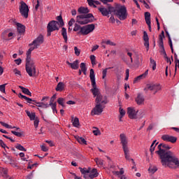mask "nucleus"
I'll return each mask as SVG.
<instances>
[{"label": "nucleus", "instance_id": "obj_35", "mask_svg": "<svg viewBox=\"0 0 179 179\" xmlns=\"http://www.w3.org/2000/svg\"><path fill=\"white\" fill-rule=\"evenodd\" d=\"M19 97H20V99H24V100H26V101L29 103H31V101H33V99H31V98H29L22 94H19Z\"/></svg>", "mask_w": 179, "mask_h": 179}, {"label": "nucleus", "instance_id": "obj_43", "mask_svg": "<svg viewBox=\"0 0 179 179\" xmlns=\"http://www.w3.org/2000/svg\"><path fill=\"white\" fill-rule=\"evenodd\" d=\"M108 69H111V67L106 68L102 71V79H106L107 76V71H108Z\"/></svg>", "mask_w": 179, "mask_h": 179}, {"label": "nucleus", "instance_id": "obj_17", "mask_svg": "<svg viewBox=\"0 0 179 179\" xmlns=\"http://www.w3.org/2000/svg\"><path fill=\"white\" fill-rule=\"evenodd\" d=\"M95 101L96 104H107V96H103L101 94L96 96Z\"/></svg>", "mask_w": 179, "mask_h": 179}, {"label": "nucleus", "instance_id": "obj_16", "mask_svg": "<svg viewBox=\"0 0 179 179\" xmlns=\"http://www.w3.org/2000/svg\"><path fill=\"white\" fill-rule=\"evenodd\" d=\"M98 10L101 13L102 16H107L108 15H110V10L113 9V7L109 6L108 9L106 8L104 6H101L99 7H97Z\"/></svg>", "mask_w": 179, "mask_h": 179}, {"label": "nucleus", "instance_id": "obj_32", "mask_svg": "<svg viewBox=\"0 0 179 179\" xmlns=\"http://www.w3.org/2000/svg\"><path fill=\"white\" fill-rule=\"evenodd\" d=\"M20 89H21L22 93H24V94H27V96H31V92H30V90H29V89L23 87V86H19Z\"/></svg>", "mask_w": 179, "mask_h": 179}, {"label": "nucleus", "instance_id": "obj_18", "mask_svg": "<svg viewBox=\"0 0 179 179\" xmlns=\"http://www.w3.org/2000/svg\"><path fill=\"white\" fill-rule=\"evenodd\" d=\"M163 38H164V31H162L159 36V46L162 50V54L164 52V44L163 43Z\"/></svg>", "mask_w": 179, "mask_h": 179}, {"label": "nucleus", "instance_id": "obj_23", "mask_svg": "<svg viewBox=\"0 0 179 179\" xmlns=\"http://www.w3.org/2000/svg\"><path fill=\"white\" fill-rule=\"evenodd\" d=\"M34 50H36V48H34L33 46H31L30 48L28 50L26 54L27 55L26 62H30L34 61L31 59V52Z\"/></svg>", "mask_w": 179, "mask_h": 179}, {"label": "nucleus", "instance_id": "obj_10", "mask_svg": "<svg viewBox=\"0 0 179 179\" xmlns=\"http://www.w3.org/2000/svg\"><path fill=\"white\" fill-rule=\"evenodd\" d=\"M20 13H21L22 16L25 17V19L29 17V6L26 5L24 1L20 2Z\"/></svg>", "mask_w": 179, "mask_h": 179}, {"label": "nucleus", "instance_id": "obj_36", "mask_svg": "<svg viewBox=\"0 0 179 179\" xmlns=\"http://www.w3.org/2000/svg\"><path fill=\"white\" fill-rule=\"evenodd\" d=\"M150 66L152 68V71H156V61L152 59V57L150 58Z\"/></svg>", "mask_w": 179, "mask_h": 179}, {"label": "nucleus", "instance_id": "obj_8", "mask_svg": "<svg viewBox=\"0 0 179 179\" xmlns=\"http://www.w3.org/2000/svg\"><path fill=\"white\" fill-rule=\"evenodd\" d=\"M93 20H94V17L92 13L78 15L76 17V22L79 24H87V23H92Z\"/></svg>", "mask_w": 179, "mask_h": 179}, {"label": "nucleus", "instance_id": "obj_48", "mask_svg": "<svg viewBox=\"0 0 179 179\" xmlns=\"http://www.w3.org/2000/svg\"><path fill=\"white\" fill-rule=\"evenodd\" d=\"M40 123V120L38 117H36L35 120H34V125L35 128H38V124Z\"/></svg>", "mask_w": 179, "mask_h": 179}, {"label": "nucleus", "instance_id": "obj_34", "mask_svg": "<svg viewBox=\"0 0 179 179\" xmlns=\"http://www.w3.org/2000/svg\"><path fill=\"white\" fill-rule=\"evenodd\" d=\"M94 162H96L98 167H103L104 166V161L99 158H95Z\"/></svg>", "mask_w": 179, "mask_h": 179}, {"label": "nucleus", "instance_id": "obj_20", "mask_svg": "<svg viewBox=\"0 0 179 179\" xmlns=\"http://www.w3.org/2000/svg\"><path fill=\"white\" fill-rule=\"evenodd\" d=\"M145 20L146 24L148 26V29L150 31H152V22H150V13L146 12L145 13Z\"/></svg>", "mask_w": 179, "mask_h": 179}, {"label": "nucleus", "instance_id": "obj_64", "mask_svg": "<svg viewBox=\"0 0 179 179\" xmlns=\"http://www.w3.org/2000/svg\"><path fill=\"white\" fill-rule=\"evenodd\" d=\"M175 63H176V65H175L176 71H177V66L179 68V59L175 60Z\"/></svg>", "mask_w": 179, "mask_h": 179}, {"label": "nucleus", "instance_id": "obj_33", "mask_svg": "<svg viewBox=\"0 0 179 179\" xmlns=\"http://www.w3.org/2000/svg\"><path fill=\"white\" fill-rule=\"evenodd\" d=\"M78 12L80 14L89 13V8L87 7H80L78 10Z\"/></svg>", "mask_w": 179, "mask_h": 179}, {"label": "nucleus", "instance_id": "obj_6", "mask_svg": "<svg viewBox=\"0 0 179 179\" xmlns=\"http://www.w3.org/2000/svg\"><path fill=\"white\" fill-rule=\"evenodd\" d=\"M90 79L91 80L92 89L91 90L92 93L93 94L94 97L99 96L100 94V90H98L97 85H96V75L94 74V70L93 69H90Z\"/></svg>", "mask_w": 179, "mask_h": 179}, {"label": "nucleus", "instance_id": "obj_38", "mask_svg": "<svg viewBox=\"0 0 179 179\" xmlns=\"http://www.w3.org/2000/svg\"><path fill=\"white\" fill-rule=\"evenodd\" d=\"M52 111H53V113L54 114H57L58 113V110H57V102H55L54 103H50V104Z\"/></svg>", "mask_w": 179, "mask_h": 179}, {"label": "nucleus", "instance_id": "obj_42", "mask_svg": "<svg viewBox=\"0 0 179 179\" xmlns=\"http://www.w3.org/2000/svg\"><path fill=\"white\" fill-rule=\"evenodd\" d=\"M149 173H151L152 174H155L157 171V168L156 166H150L148 169Z\"/></svg>", "mask_w": 179, "mask_h": 179}, {"label": "nucleus", "instance_id": "obj_30", "mask_svg": "<svg viewBox=\"0 0 179 179\" xmlns=\"http://www.w3.org/2000/svg\"><path fill=\"white\" fill-rule=\"evenodd\" d=\"M62 36L65 43H68V34L66 33V29H65V27H62Z\"/></svg>", "mask_w": 179, "mask_h": 179}, {"label": "nucleus", "instance_id": "obj_54", "mask_svg": "<svg viewBox=\"0 0 179 179\" xmlns=\"http://www.w3.org/2000/svg\"><path fill=\"white\" fill-rule=\"evenodd\" d=\"M80 68L81 69V71H86L87 69L86 68V64L81 63L80 65Z\"/></svg>", "mask_w": 179, "mask_h": 179}, {"label": "nucleus", "instance_id": "obj_58", "mask_svg": "<svg viewBox=\"0 0 179 179\" xmlns=\"http://www.w3.org/2000/svg\"><path fill=\"white\" fill-rule=\"evenodd\" d=\"M73 23H75V19L71 18L70 21L69 22V27H72L73 26Z\"/></svg>", "mask_w": 179, "mask_h": 179}, {"label": "nucleus", "instance_id": "obj_52", "mask_svg": "<svg viewBox=\"0 0 179 179\" xmlns=\"http://www.w3.org/2000/svg\"><path fill=\"white\" fill-rule=\"evenodd\" d=\"M11 133H13V134L15 135V136H18V138H20L23 135V134H22L21 132L15 131H11Z\"/></svg>", "mask_w": 179, "mask_h": 179}, {"label": "nucleus", "instance_id": "obj_12", "mask_svg": "<svg viewBox=\"0 0 179 179\" xmlns=\"http://www.w3.org/2000/svg\"><path fill=\"white\" fill-rule=\"evenodd\" d=\"M138 110H136L134 107H129L127 108V114L129 118L131 120H136L138 118Z\"/></svg>", "mask_w": 179, "mask_h": 179}, {"label": "nucleus", "instance_id": "obj_57", "mask_svg": "<svg viewBox=\"0 0 179 179\" xmlns=\"http://www.w3.org/2000/svg\"><path fill=\"white\" fill-rule=\"evenodd\" d=\"M51 107V105H50V103H44V102H42V108H48V107Z\"/></svg>", "mask_w": 179, "mask_h": 179}, {"label": "nucleus", "instance_id": "obj_4", "mask_svg": "<svg viewBox=\"0 0 179 179\" xmlns=\"http://www.w3.org/2000/svg\"><path fill=\"white\" fill-rule=\"evenodd\" d=\"M95 28L96 27L94 26V24H87L83 27H80V25L75 24L73 31H79L78 34H83V36H87V34H90V33H92Z\"/></svg>", "mask_w": 179, "mask_h": 179}, {"label": "nucleus", "instance_id": "obj_46", "mask_svg": "<svg viewBox=\"0 0 179 179\" xmlns=\"http://www.w3.org/2000/svg\"><path fill=\"white\" fill-rule=\"evenodd\" d=\"M87 1L88 2V5H90L92 8H97V6L94 4V0H87Z\"/></svg>", "mask_w": 179, "mask_h": 179}, {"label": "nucleus", "instance_id": "obj_47", "mask_svg": "<svg viewBox=\"0 0 179 179\" xmlns=\"http://www.w3.org/2000/svg\"><path fill=\"white\" fill-rule=\"evenodd\" d=\"M8 162L7 163H9V164H11L13 167H15V162H13V159H12L11 157H6Z\"/></svg>", "mask_w": 179, "mask_h": 179}, {"label": "nucleus", "instance_id": "obj_25", "mask_svg": "<svg viewBox=\"0 0 179 179\" xmlns=\"http://www.w3.org/2000/svg\"><path fill=\"white\" fill-rule=\"evenodd\" d=\"M148 75H149V70H146L144 73H143V74L138 76L137 78H136L134 80V83H136V82H138V80H141V79H145V78H146V76H148Z\"/></svg>", "mask_w": 179, "mask_h": 179}, {"label": "nucleus", "instance_id": "obj_15", "mask_svg": "<svg viewBox=\"0 0 179 179\" xmlns=\"http://www.w3.org/2000/svg\"><path fill=\"white\" fill-rule=\"evenodd\" d=\"M162 141L165 142H171V143H176L177 142V137L174 136H170L169 134H164L162 136Z\"/></svg>", "mask_w": 179, "mask_h": 179}, {"label": "nucleus", "instance_id": "obj_22", "mask_svg": "<svg viewBox=\"0 0 179 179\" xmlns=\"http://www.w3.org/2000/svg\"><path fill=\"white\" fill-rule=\"evenodd\" d=\"M67 65L71 66V69H79V60L76 59L73 63L69 62V61L66 62Z\"/></svg>", "mask_w": 179, "mask_h": 179}, {"label": "nucleus", "instance_id": "obj_62", "mask_svg": "<svg viewBox=\"0 0 179 179\" xmlns=\"http://www.w3.org/2000/svg\"><path fill=\"white\" fill-rule=\"evenodd\" d=\"M129 78V69H126V77H125V80H128Z\"/></svg>", "mask_w": 179, "mask_h": 179}, {"label": "nucleus", "instance_id": "obj_55", "mask_svg": "<svg viewBox=\"0 0 179 179\" xmlns=\"http://www.w3.org/2000/svg\"><path fill=\"white\" fill-rule=\"evenodd\" d=\"M6 86V84H3L1 85H0V91L2 92V93H5V87Z\"/></svg>", "mask_w": 179, "mask_h": 179}, {"label": "nucleus", "instance_id": "obj_29", "mask_svg": "<svg viewBox=\"0 0 179 179\" xmlns=\"http://www.w3.org/2000/svg\"><path fill=\"white\" fill-rule=\"evenodd\" d=\"M76 139L78 143H80V145H87V141H86V140L83 137L76 136Z\"/></svg>", "mask_w": 179, "mask_h": 179}, {"label": "nucleus", "instance_id": "obj_14", "mask_svg": "<svg viewBox=\"0 0 179 179\" xmlns=\"http://www.w3.org/2000/svg\"><path fill=\"white\" fill-rule=\"evenodd\" d=\"M148 89L149 90H152L154 92V94H156L157 92H159V90H162V85L159 83H155V84H150L148 85Z\"/></svg>", "mask_w": 179, "mask_h": 179}, {"label": "nucleus", "instance_id": "obj_1", "mask_svg": "<svg viewBox=\"0 0 179 179\" xmlns=\"http://www.w3.org/2000/svg\"><path fill=\"white\" fill-rule=\"evenodd\" d=\"M164 149H171V147L163 143L158 145L159 150L156 151V153L160 157L162 166L169 169H179L178 158L173 152L166 151Z\"/></svg>", "mask_w": 179, "mask_h": 179}, {"label": "nucleus", "instance_id": "obj_37", "mask_svg": "<svg viewBox=\"0 0 179 179\" xmlns=\"http://www.w3.org/2000/svg\"><path fill=\"white\" fill-rule=\"evenodd\" d=\"M92 134L95 135V136H99V135H101V131L97 127H93Z\"/></svg>", "mask_w": 179, "mask_h": 179}, {"label": "nucleus", "instance_id": "obj_5", "mask_svg": "<svg viewBox=\"0 0 179 179\" xmlns=\"http://www.w3.org/2000/svg\"><path fill=\"white\" fill-rule=\"evenodd\" d=\"M81 174L83 175L84 178H96V177H99V172H97V169H90V168H84L82 169L81 167L79 168Z\"/></svg>", "mask_w": 179, "mask_h": 179}, {"label": "nucleus", "instance_id": "obj_45", "mask_svg": "<svg viewBox=\"0 0 179 179\" xmlns=\"http://www.w3.org/2000/svg\"><path fill=\"white\" fill-rule=\"evenodd\" d=\"M103 43H104L107 45H112V46H115L116 45L115 43H114V42H113L110 40L103 41Z\"/></svg>", "mask_w": 179, "mask_h": 179}, {"label": "nucleus", "instance_id": "obj_53", "mask_svg": "<svg viewBox=\"0 0 179 179\" xmlns=\"http://www.w3.org/2000/svg\"><path fill=\"white\" fill-rule=\"evenodd\" d=\"M157 145H159V143H156L155 145H151L150 146V152L151 153H153V152H155V149L156 146H157Z\"/></svg>", "mask_w": 179, "mask_h": 179}, {"label": "nucleus", "instance_id": "obj_7", "mask_svg": "<svg viewBox=\"0 0 179 179\" xmlns=\"http://www.w3.org/2000/svg\"><path fill=\"white\" fill-rule=\"evenodd\" d=\"M115 15H117L120 20H125L128 13H127V7L125 6H117L113 10Z\"/></svg>", "mask_w": 179, "mask_h": 179}, {"label": "nucleus", "instance_id": "obj_19", "mask_svg": "<svg viewBox=\"0 0 179 179\" xmlns=\"http://www.w3.org/2000/svg\"><path fill=\"white\" fill-rule=\"evenodd\" d=\"M135 101L138 106H143V104H145V98L143 97V95L138 94L137 97L135 99Z\"/></svg>", "mask_w": 179, "mask_h": 179}, {"label": "nucleus", "instance_id": "obj_9", "mask_svg": "<svg viewBox=\"0 0 179 179\" xmlns=\"http://www.w3.org/2000/svg\"><path fill=\"white\" fill-rule=\"evenodd\" d=\"M25 69L29 76L30 77L36 76V63L34 62V61L26 62Z\"/></svg>", "mask_w": 179, "mask_h": 179}, {"label": "nucleus", "instance_id": "obj_41", "mask_svg": "<svg viewBox=\"0 0 179 179\" xmlns=\"http://www.w3.org/2000/svg\"><path fill=\"white\" fill-rule=\"evenodd\" d=\"M15 149H17L18 150H21V152H26L27 150L23 147V145L20 144H17L15 146Z\"/></svg>", "mask_w": 179, "mask_h": 179}, {"label": "nucleus", "instance_id": "obj_39", "mask_svg": "<svg viewBox=\"0 0 179 179\" xmlns=\"http://www.w3.org/2000/svg\"><path fill=\"white\" fill-rule=\"evenodd\" d=\"M119 113H120V121H122V117L125 115V110L122 109V108H119Z\"/></svg>", "mask_w": 179, "mask_h": 179}, {"label": "nucleus", "instance_id": "obj_26", "mask_svg": "<svg viewBox=\"0 0 179 179\" xmlns=\"http://www.w3.org/2000/svg\"><path fill=\"white\" fill-rule=\"evenodd\" d=\"M65 89V84L62 82H59L56 88H55V90L56 92H63V90H64Z\"/></svg>", "mask_w": 179, "mask_h": 179}, {"label": "nucleus", "instance_id": "obj_24", "mask_svg": "<svg viewBox=\"0 0 179 179\" xmlns=\"http://www.w3.org/2000/svg\"><path fill=\"white\" fill-rule=\"evenodd\" d=\"M16 25H17V30L19 34H23L24 31H26V27H24V25L19 22H17Z\"/></svg>", "mask_w": 179, "mask_h": 179}, {"label": "nucleus", "instance_id": "obj_60", "mask_svg": "<svg viewBox=\"0 0 179 179\" xmlns=\"http://www.w3.org/2000/svg\"><path fill=\"white\" fill-rule=\"evenodd\" d=\"M14 62H15L17 65H20V64H22V59L19 58V59H15Z\"/></svg>", "mask_w": 179, "mask_h": 179}, {"label": "nucleus", "instance_id": "obj_51", "mask_svg": "<svg viewBox=\"0 0 179 179\" xmlns=\"http://www.w3.org/2000/svg\"><path fill=\"white\" fill-rule=\"evenodd\" d=\"M13 73H15L16 76H22V73L17 69H13Z\"/></svg>", "mask_w": 179, "mask_h": 179}, {"label": "nucleus", "instance_id": "obj_40", "mask_svg": "<svg viewBox=\"0 0 179 179\" xmlns=\"http://www.w3.org/2000/svg\"><path fill=\"white\" fill-rule=\"evenodd\" d=\"M113 174L115 176H119L120 178H121V176H122V174H124V169L122 168L120 169V171H113Z\"/></svg>", "mask_w": 179, "mask_h": 179}, {"label": "nucleus", "instance_id": "obj_28", "mask_svg": "<svg viewBox=\"0 0 179 179\" xmlns=\"http://www.w3.org/2000/svg\"><path fill=\"white\" fill-rule=\"evenodd\" d=\"M25 113L31 121H34L37 118L36 117V113H30L29 110H25Z\"/></svg>", "mask_w": 179, "mask_h": 179}, {"label": "nucleus", "instance_id": "obj_50", "mask_svg": "<svg viewBox=\"0 0 179 179\" xmlns=\"http://www.w3.org/2000/svg\"><path fill=\"white\" fill-rule=\"evenodd\" d=\"M75 54L77 57L80 55V49L78 48V47H74Z\"/></svg>", "mask_w": 179, "mask_h": 179}, {"label": "nucleus", "instance_id": "obj_56", "mask_svg": "<svg viewBox=\"0 0 179 179\" xmlns=\"http://www.w3.org/2000/svg\"><path fill=\"white\" fill-rule=\"evenodd\" d=\"M34 103H35V106H36V107H43L42 103L43 102H37V101L36 100H33Z\"/></svg>", "mask_w": 179, "mask_h": 179}, {"label": "nucleus", "instance_id": "obj_21", "mask_svg": "<svg viewBox=\"0 0 179 179\" xmlns=\"http://www.w3.org/2000/svg\"><path fill=\"white\" fill-rule=\"evenodd\" d=\"M143 38L144 40V45L145 46L147 51H149V36L148 35V33L145 31L143 32Z\"/></svg>", "mask_w": 179, "mask_h": 179}, {"label": "nucleus", "instance_id": "obj_3", "mask_svg": "<svg viewBox=\"0 0 179 179\" xmlns=\"http://www.w3.org/2000/svg\"><path fill=\"white\" fill-rule=\"evenodd\" d=\"M57 20L50 21L47 27L48 29V36L50 37L51 36V33L52 31H55L56 30H59V27H62L64 26V20L62 19V15H59L57 17Z\"/></svg>", "mask_w": 179, "mask_h": 179}, {"label": "nucleus", "instance_id": "obj_13", "mask_svg": "<svg viewBox=\"0 0 179 179\" xmlns=\"http://www.w3.org/2000/svg\"><path fill=\"white\" fill-rule=\"evenodd\" d=\"M103 110H104V106L101 103H96L95 107L92 110L91 114L92 115H100L103 113Z\"/></svg>", "mask_w": 179, "mask_h": 179}, {"label": "nucleus", "instance_id": "obj_59", "mask_svg": "<svg viewBox=\"0 0 179 179\" xmlns=\"http://www.w3.org/2000/svg\"><path fill=\"white\" fill-rule=\"evenodd\" d=\"M57 99V95H53L50 101V104H54V101Z\"/></svg>", "mask_w": 179, "mask_h": 179}, {"label": "nucleus", "instance_id": "obj_11", "mask_svg": "<svg viewBox=\"0 0 179 179\" xmlns=\"http://www.w3.org/2000/svg\"><path fill=\"white\" fill-rule=\"evenodd\" d=\"M44 43V36L43 35H39L35 40L29 44V46H33L35 49L38 48L41 44Z\"/></svg>", "mask_w": 179, "mask_h": 179}, {"label": "nucleus", "instance_id": "obj_44", "mask_svg": "<svg viewBox=\"0 0 179 179\" xmlns=\"http://www.w3.org/2000/svg\"><path fill=\"white\" fill-rule=\"evenodd\" d=\"M0 146L1 148H3V149H5V150H6V149H9V147L5 144V143L3 142V141L0 139Z\"/></svg>", "mask_w": 179, "mask_h": 179}, {"label": "nucleus", "instance_id": "obj_27", "mask_svg": "<svg viewBox=\"0 0 179 179\" xmlns=\"http://www.w3.org/2000/svg\"><path fill=\"white\" fill-rule=\"evenodd\" d=\"M72 119V124L73 126L75 127V128H79V125H80V123H79V118L78 117H73V115L71 116Z\"/></svg>", "mask_w": 179, "mask_h": 179}, {"label": "nucleus", "instance_id": "obj_49", "mask_svg": "<svg viewBox=\"0 0 179 179\" xmlns=\"http://www.w3.org/2000/svg\"><path fill=\"white\" fill-rule=\"evenodd\" d=\"M57 103H58V104L62 106V107H65V105L64 104V99L63 98H59L57 99Z\"/></svg>", "mask_w": 179, "mask_h": 179}, {"label": "nucleus", "instance_id": "obj_63", "mask_svg": "<svg viewBox=\"0 0 179 179\" xmlns=\"http://www.w3.org/2000/svg\"><path fill=\"white\" fill-rule=\"evenodd\" d=\"M110 23H115V18H114V16H111L109 19Z\"/></svg>", "mask_w": 179, "mask_h": 179}, {"label": "nucleus", "instance_id": "obj_2", "mask_svg": "<svg viewBox=\"0 0 179 179\" xmlns=\"http://www.w3.org/2000/svg\"><path fill=\"white\" fill-rule=\"evenodd\" d=\"M120 141L126 160H127V162H131L133 164L131 169L132 170H135V171H136V164H135L134 159H131V154L129 153V147H128V137H127L125 134L122 133L120 134Z\"/></svg>", "mask_w": 179, "mask_h": 179}, {"label": "nucleus", "instance_id": "obj_31", "mask_svg": "<svg viewBox=\"0 0 179 179\" xmlns=\"http://www.w3.org/2000/svg\"><path fill=\"white\" fill-rule=\"evenodd\" d=\"M0 174L2 177L6 178V177H8V169L6 168L0 167Z\"/></svg>", "mask_w": 179, "mask_h": 179}, {"label": "nucleus", "instance_id": "obj_61", "mask_svg": "<svg viewBox=\"0 0 179 179\" xmlns=\"http://www.w3.org/2000/svg\"><path fill=\"white\" fill-rule=\"evenodd\" d=\"M41 148L43 152H48V148H47L45 145H43L41 146Z\"/></svg>", "mask_w": 179, "mask_h": 179}]
</instances>
